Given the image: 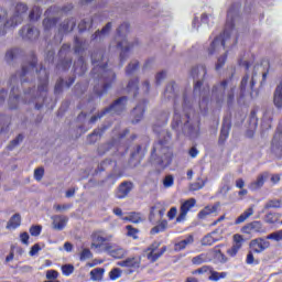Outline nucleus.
<instances>
[{
	"mask_svg": "<svg viewBox=\"0 0 282 282\" xmlns=\"http://www.w3.org/2000/svg\"><path fill=\"white\" fill-rule=\"evenodd\" d=\"M193 107H195V97L193 96L184 95L182 106L175 100L172 129L177 132L182 131L191 140H196V138H199V122H191V117L188 116V111Z\"/></svg>",
	"mask_w": 282,
	"mask_h": 282,
	"instance_id": "nucleus-1",
	"label": "nucleus"
},
{
	"mask_svg": "<svg viewBox=\"0 0 282 282\" xmlns=\"http://www.w3.org/2000/svg\"><path fill=\"white\" fill-rule=\"evenodd\" d=\"M91 61L94 65L93 76L98 78L100 83V86H95V91L98 96H102L116 80V74L111 69H107V59L102 56V52H94Z\"/></svg>",
	"mask_w": 282,
	"mask_h": 282,
	"instance_id": "nucleus-2",
	"label": "nucleus"
},
{
	"mask_svg": "<svg viewBox=\"0 0 282 282\" xmlns=\"http://www.w3.org/2000/svg\"><path fill=\"white\" fill-rule=\"evenodd\" d=\"M113 235L111 234H95L90 248L97 252H107L113 259H122L127 256V250L116 243H111Z\"/></svg>",
	"mask_w": 282,
	"mask_h": 282,
	"instance_id": "nucleus-3",
	"label": "nucleus"
},
{
	"mask_svg": "<svg viewBox=\"0 0 282 282\" xmlns=\"http://www.w3.org/2000/svg\"><path fill=\"white\" fill-rule=\"evenodd\" d=\"M47 94V70L45 68L40 69V84L37 86V97H34L32 90L25 91L22 97L11 96L9 99L10 109H19L20 105H28L45 98Z\"/></svg>",
	"mask_w": 282,
	"mask_h": 282,
	"instance_id": "nucleus-4",
	"label": "nucleus"
},
{
	"mask_svg": "<svg viewBox=\"0 0 282 282\" xmlns=\"http://www.w3.org/2000/svg\"><path fill=\"white\" fill-rule=\"evenodd\" d=\"M193 78H197L198 80L194 84V96L199 95L198 107L202 113H206L208 111V96H210V88H203L204 85V76H206V66L199 65L192 69Z\"/></svg>",
	"mask_w": 282,
	"mask_h": 282,
	"instance_id": "nucleus-5",
	"label": "nucleus"
},
{
	"mask_svg": "<svg viewBox=\"0 0 282 282\" xmlns=\"http://www.w3.org/2000/svg\"><path fill=\"white\" fill-rule=\"evenodd\" d=\"M231 30H232V24L227 22L224 33L220 34L218 37H216L212 42V44L208 48L209 56H214V54H219V52H221V50H224V47H228V45H230V41L232 43H237V39H235V37L230 39Z\"/></svg>",
	"mask_w": 282,
	"mask_h": 282,
	"instance_id": "nucleus-6",
	"label": "nucleus"
},
{
	"mask_svg": "<svg viewBox=\"0 0 282 282\" xmlns=\"http://www.w3.org/2000/svg\"><path fill=\"white\" fill-rule=\"evenodd\" d=\"M118 35L116 37L117 47L121 51L120 61L124 63L127 61V53L131 52V42L127 40V33L129 32V23H122L118 30Z\"/></svg>",
	"mask_w": 282,
	"mask_h": 282,
	"instance_id": "nucleus-7",
	"label": "nucleus"
},
{
	"mask_svg": "<svg viewBox=\"0 0 282 282\" xmlns=\"http://www.w3.org/2000/svg\"><path fill=\"white\" fill-rule=\"evenodd\" d=\"M152 155L160 156V165L162 166V169L169 166V164H171V161L173 160V152L167 147H164V142L162 141L154 145Z\"/></svg>",
	"mask_w": 282,
	"mask_h": 282,
	"instance_id": "nucleus-8",
	"label": "nucleus"
},
{
	"mask_svg": "<svg viewBox=\"0 0 282 282\" xmlns=\"http://www.w3.org/2000/svg\"><path fill=\"white\" fill-rule=\"evenodd\" d=\"M126 107H127V97H121L117 99L109 108H106L104 111H101V113H99L98 116H93L90 118V122H96L98 118H102V116H105L106 113L120 115L122 113V111H124Z\"/></svg>",
	"mask_w": 282,
	"mask_h": 282,
	"instance_id": "nucleus-9",
	"label": "nucleus"
},
{
	"mask_svg": "<svg viewBox=\"0 0 282 282\" xmlns=\"http://www.w3.org/2000/svg\"><path fill=\"white\" fill-rule=\"evenodd\" d=\"M26 12L28 6L25 3H18L14 14L6 22L4 28H17V25L23 21V14Z\"/></svg>",
	"mask_w": 282,
	"mask_h": 282,
	"instance_id": "nucleus-10",
	"label": "nucleus"
},
{
	"mask_svg": "<svg viewBox=\"0 0 282 282\" xmlns=\"http://www.w3.org/2000/svg\"><path fill=\"white\" fill-rule=\"evenodd\" d=\"M164 252H166V247H162L160 249V242L154 241L145 250V256L149 261H151L152 263H155V261H158V259H160V257H162Z\"/></svg>",
	"mask_w": 282,
	"mask_h": 282,
	"instance_id": "nucleus-11",
	"label": "nucleus"
},
{
	"mask_svg": "<svg viewBox=\"0 0 282 282\" xmlns=\"http://www.w3.org/2000/svg\"><path fill=\"white\" fill-rule=\"evenodd\" d=\"M197 200H195V198H189L181 205L180 215L176 218L177 224H182V221L186 219L188 212L191 210V208H195Z\"/></svg>",
	"mask_w": 282,
	"mask_h": 282,
	"instance_id": "nucleus-12",
	"label": "nucleus"
},
{
	"mask_svg": "<svg viewBox=\"0 0 282 282\" xmlns=\"http://www.w3.org/2000/svg\"><path fill=\"white\" fill-rule=\"evenodd\" d=\"M243 232L247 235H252V232H259L260 235H263L267 232L265 227H263V223L259 220H254L252 223H249L242 228Z\"/></svg>",
	"mask_w": 282,
	"mask_h": 282,
	"instance_id": "nucleus-13",
	"label": "nucleus"
},
{
	"mask_svg": "<svg viewBox=\"0 0 282 282\" xmlns=\"http://www.w3.org/2000/svg\"><path fill=\"white\" fill-rule=\"evenodd\" d=\"M250 248L253 252H257L259 254L270 248V241L263 238H257L254 240H251Z\"/></svg>",
	"mask_w": 282,
	"mask_h": 282,
	"instance_id": "nucleus-14",
	"label": "nucleus"
},
{
	"mask_svg": "<svg viewBox=\"0 0 282 282\" xmlns=\"http://www.w3.org/2000/svg\"><path fill=\"white\" fill-rule=\"evenodd\" d=\"M39 29L26 25L21 30V36L28 41H36L40 36Z\"/></svg>",
	"mask_w": 282,
	"mask_h": 282,
	"instance_id": "nucleus-15",
	"label": "nucleus"
},
{
	"mask_svg": "<svg viewBox=\"0 0 282 282\" xmlns=\"http://www.w3.org/2000/svg\"><path fill=\"white\" fill-rule=\"evenodd\" d=\"M51 219L53 221L54 230H64L65 226H67V221H69L67 216L62 215L52 216Z\"/></svg>",
	"mask_w": 282,
	"mask_h": 282,
	"instance_id": "nucleus-16",
	"label": "nucleus"
},
{
	"mask_svg": "<svg viewBox=\"0 0 282 282\" xmlns=\"http://www.w3.org/2000/svg\"><path fill=\"white\" fill-rule=\"evenodd\" d=\"M269 174L268 172L261 173L257 176V178L249 184L250 191H259V188H263V184L268 180Z\"/></svg>",
	"mask_w": 282,
	"mask_h": 282,
	"instance_id": "nucleus-17",
	"label": "nucleus"
},
{
	"mask_svg": "<svg viewBox=\"0 0 282 282\" xmlns=\"http://www.w3.org/2000/svg\"><path fill=\"white\" fill-rule=\"evenodd\" d=\"M132 188L133 184L131 182L121 183L116 194L118 199H124V197L131 193Z\"/></svg>",
	"mask_w": 282,
	"mask_h": 282,
	"instance_id": "nucleus-18",
	"label": "nucleus"
},
{
	"mask_svg": "<svg viewBox=\"0 0 282 282\" xmlns=\"http://www.w3.org/2000/svg\"><path fill=\"white\" fill-rule=\"evenodd\" d=\"M132 124H138L144 118V104H139L131 112Z\"/></svg>",
	"mask_w": 282,
	"mask_h": 282,
	"instance_id": "nucleus-19",
	"label": "nucleus"
},
{
	"mask_svg": "<svg viewBox=\"0 0 282 282\" xmlns=\"http://www.w3.org/2000/svg\"><path fill=\"white\" fill-rule=\"evenodd\" d=\"M227 85H228L227 82H223L221 84L214 86V88H213V96L218 98L217 99L218 105H220V102H224V91H225Z\"/></svg>",
	"mask_w": 282,
	"mask_h": 282,
	"instance_id": "nucleus-20",
	"label": "nucleus"
},
{
	"mask_svg": "<svg viewBox=\"0 0 282 282\" xmlns=\"http://www.w3.org/2000/svg\"><path fill=\"white\" fill-rule=\"evenodd\" d=\"M273 105L276 109H282V80L273 93Z\"/></svg>",
	"mask_w": 282,
	"mask_h": 282,
	"instance_id": "nucleus-21",
	"label": "nucleus"
},
{
	"mask_svg": "<svg viewBox=\"0 0 282 282\" xmlns=\"http://www.w3.org/2000/svg\"><path fill=\"white\" fill-rule=\"evenodd\" d=\"M118 265H120V268H140V258H128L123 261L118 262Z\"/></svg>",
	"mask_w": 282,
	"mask_h": 282,
	"instance_id": "nucleus-22",
	"label": "nucleus"
},
{
	"mask_svg": "<svg viewBox=\"0 0 282 282\" xmlns=\"http://www.w3.org/2000/svg\"><path fill=\"white\" fill-rule=\"evenodd\" d=\"M195 241V238L193 236H188L184 240H181L174 245V250L176 252H182V250H186L187 246H191Z\"/></svg>",
	"mask_w": 282,
	"mask_h": 282,
	"instance_id": "nucleus-23",
	"label": "nucleus"
},
{
	"mask_svg": "<svg viewBox=\"0 0 282 282\" xmlns=\"http://www.w3.org/2000/svg\"><path fill=\"white\" fill-rule=\"evenodd\" d=\"M212 252L200 253L192 259L194 265H202V263H208L212 261Z\"/></svg>",
	"mask_w": 282,
	"mask_h": 282,
	"instance_id": "nucleus-24",
	"label": "nucleus"
},
{
	"mask_svg": "<svg viewBox=\"0 0 282 282\" xmlns=\"http://www.w3.org/2000/svg\"><path fill=\"white\" fill-rule=\"evenodd\" d=\"M272 118H274V108H269L264 111L262 117V124H264L267 129L272 127Z\"/></svg>",
	"mask_w": 282,
	"mask_h": 282,
	"instance_id": "nucleus-25",
	"label": "nucleus"
},
{
	"mask_svg": "<svg viewBox=\"0 0 282 282\" xmlns=\"http://www.w3.org/2000/svg\"><path fill=\"white\" fill-rule=\"evenodd\" d=\"M214 213H217V205H208L198 213V219H206L214 215Z\"/></svg>",
	"mask_w": 282,
	"mask_h": 282,
	"instance_id": "nucleus-26",
	"label": "nucleus"
},
{
	"mask_svg": "<svg viewBox=\"0 0 282 282\" xmlns=\"http://www.w3.org/2000/svg\"><path fill=\"white\" fill-rule=\"evenodd\" d=\"M111 32V22L107 23L106 26L101 31H97L93 36V41H102L107 34Z\"/></svg>",
	"mask_w": 282,
	"mask_h": 282,
	"instance_id": "nucleus-27",
	"label": "nucleus"
},
{
	"mask_svg": "<svg viewBox=\"0 0 282 282\" xmlns=\"http://www.w3.org/2000/svg\"><path fill=\"white\" fill-rule=\"evenodd\" d=\"M209 252H212V253H210V259H213V257H214V259H215L218 263H227V262H228V257H226V254H224V253L221 252V250H219V249H214V250H212V251H209Z\"/></svg>",
	"mask_w": 282,
	"mask_h": 282,
	"instance_id": "nucleus-28",
	"label": "nucleus"
},
{
	"mask_svg": "<svg viewBox=\"0 0 282 282\" xmlns=\"http://www.w3.org/2000/svg\"><path fill=\"white\" fill-rule=\"evenodd\" d=\"M254 215V207L247 208L235 221V224H243L247 219H250Z\"/></svg>",
	"mask_w": 282,
	"mask_h": 282,
	"instance_id": "nucleus-29",
	"label": "nucleus"
},
{
	"mask_svg": "<svg viewBox=\"0 0 282 282\" xmlns=\"http://www.w3.org/2000/svg\"><path fill=\"white\" fill-rule=\"evenodd\" d=\"M217 241H219V237H217V231H213L212 234L203 238L202 246H213V243H217Z\"/></svg>",
	"mask_w": 282,
	"mask_h": 282,
	"instance_id": "nucleus-30",
	"label": "nucleus"
},
{
	"mask_svg": "<svg viewBox=\"0 0 282 282\" xmlns=\"http://www.w3.org/2000/svg\"><path fill=\"white\" fill-rule=\"evenodd\" d=\"M21 226V215L14 214L9 220L7 228L9 230H17Z\"/></svg>",
	"mask_w": 282,
	"mask_h": 282,
	"instance_id": "nucleus-31",
	"label": "nucleus"
},
{
	"mask_svg": "<svg viewBox=\"0 0 282 282\" xmlns=\"http://www.w3.org/2000/svg\"><path fill=\"white\" fill-rule=\"evenodd\" d=\"M228 135H230V121H224L220 130L219 141L226 142V140H228Z\"/></svg>",
	"mask_w": 282,
	"mask_h": 282,
	"instance_id": "nucleus-32",
	"label": "nucleus"
},
{
	"mask_svg": "<svg viewBox=\"0 0 282 282\" xmlns=\"http://www.w3.org/2000/svg\"><path fill=\"white\" fill-rule=\"evenodd\" d=\"M76 28V20L74 18L65 20L59 29V32H72Z\"/></svg>",
	"mask_w": 282,
	"mask_h": 282,
	"instance_id": "nucleus-33",
	"label": "nucleus"
},
{
	"mask_svg": "<svg viewBox=\"0 0 282 282\" xmlns=\"http://www.w3.org/2000/svg\"><path fill=\"white\" fill-rule=\"evenodd\" d=\"M210 274L208 276V280L209 281H219L221 279H226L228 276V273L227 272H217L215 270H213V268H209V273Z\"/></svg>",
	"mask_w": 282,
	"mask_h": 282,
	"instance_id": "nucleus-34",
	"label": "nucleus"
},
{
	"mask_svg": "<svg viewBox=\"0 0 282 282\" xmlns=\"http://www.w3.org/2000/svg\"><path fill=\"white\" fill-rule=\"evenodd\" d=\"M271 208H282V199H269L262 209V213L270 210Z\"/></svg>",
	"mask_w": 282,
	"mask_h": 282,
	"instance_id": "nucleus-35",
	"label": "nucleus"
},
{
	"mask_svg": "<svg viewBox=\"0 0 282 282\" xmlns=\"http://www.w3.org/2000/svg\"><path fill=\"white\" fill-rule=\"evenodd\" d=\"M105 276V268H96L90 271L91 281H102Z\"/></svg>",
	"mask_w": 282,
	"mask_h": 282,
	"instance_id": "nucleus-36",
	"label": "nucleus"
},
{
	"mask_svg": "<svg viewBox=\"0 0 282 282\" xmlns=\"http://www.w3.org/2000/svg\"><path fill=\"white\" fill-rule=\"evenodd\" d=\"M124 221H131V224H140L142 221V215L140 213L132 212L128 217L122 218Z\"/></svg>",
	"mask_w": 282,
	"mask_h": 282,
	"instance_id": "nucleus-37",
	"label": "nucleus"
},
{
	"mask_svg": "<svg viewBox=\"0 0 282 282\" xmlns=\"http://www.w3.org/2000/svg\"><path fill=\"white\" fill-rule=\"evenodd\" d=\"M206 186V181L202 177H198L196 182L189 185V191H202Z\"/></svg>",
	"mask_w": 282,
	"mask_h": 282,
	"instance_id": "nucleus-38",
	"label": "nucleus"
},
{
	"mask_svg": "<svg viewBox=\"0 0 282 282\" xmlns=\"http://www.w3.org/2000/svg\"><path fill=\"white\" fill-rule=\"evenodd\" d=\"M94 23V20L91 19H85L78 24L79 32H85V30H89L91 28V24Z\"/></svg>",
	"mask_w": 282,
	"mask_h": 282,
	"instance_id": "nucleus-39",
	"label": "nucleus"
},
{
	"mask_svg": "<svg viewBox=\"0 0 282 282\" xmlns=\"http://www.w3.org/2000/svg\"><path fill=\"white\" fill-rule=\"evenodd\" d=\"M102 131L101 129H97L95 130L89 137H88V141L89 142H97V140H100V137L102 135Z\"/></svg>",
	"mask_w": 282,
	"mask_h": 282,
	"instance_id": "nucleus-40",
	"label": "nucleus"
},
{
	"mask_svg": "<svg viewBox=\"0 0 282 282\" xmlns=\"http://www.w3.org/2000/svg\"><path fill=\"white\" fill-rule=\"evenodd\" d=\"M127 91H128V94H131V91H132L133 96H135V93L138 91V80L137 79L130 80L128 83Z\"/></svg>",
	"mask_w": 282,
	"mask_h": 282,
	"instance_id": "nucleus-41",
	"label": "nucleus"
},
{
	"mask_svg": "<svg viewBox=\"0 0 282 282\" xmlns=\"http://www.w3.org/2000/svg\"><path fill=\"white\" fill-rule=\"evenodd\" d=\"M94 257V254L91 253V250L85 248L82 250V252L79 253V259L80 261H87V259H91Z\"/></svg>",
	"mask_w": 282,
	"mask_h": 282,
	"instance_id": "nucleus-42",
	"label": "nucleus"
},
{
	"mask_svg": "<svg viewBox=\"0 0 282 282\" xmlns=\"http://www.w3.org/2000/svg\"><path fill=\"white\" fill-rule=\"evenodd\" d=\"M271 241H282V229L267 236Z\"/></svg>",
	"mask_w": 282,
	"mask_h": 282,
	"instance_id": "nucleus-43",
	"label": "nucleus"
},
{
	"mask_svg": "<svg viewBox=\"0 0 282 282\" xmlns=\"http://www.w3.org/2000/svg\"><path fill=\"white\" fill-rule=\"evenodd\" d=\"M109 276H110L111 281H116V280L120 279V276H122V270L115 268L109 272Z\"/></svg>",
	"mask_w": 282,
	"mask_h": 282,
	"instance_id": "nucleus-44",
	"label": "nucleus"
},
{
	"mask_svg": "<svg viewBox=\"0 0 282 282\" xmlns=\"http://www.w3.org/2000/svg\"><path fill=\"white\" fill-rule=\"evenodd\" d=\"M173 184H175V178L173 177V175H167L164 177V180H163L164 188H171V186H173Z\"/></svg>",
	"mask_w": 282,
	"mask_h": 282,
	"instance_id": "nucleus-45",
	"label": "nucleus"
},
{
	"mask_svg": "<svg viewBox=\"0 0 282 282\" xmlns=\"http://www.w3.org/2000/svg\"><path fill=\"white\" fill-rule=\"evenodd\" d=\"M43 175H45V169L37 167L34 170V180H36V182H41V180H43Z\"/></svg>",
	"mask_w": 282,
	"mask_h": 282,
	"instance_id": "nucleus-46",
	"label": "nucleus"
},
{
	"mask_svg": "<svg viewBox=\"0 0 282 282\" xmlns=\"http://www.w3.org/2000/svg\"><path fill=\"white\" fill-rule=\"evenodd\" d=\"M127 236L132 237V239H138V229L133 228L131 225L126 226Z\"/></svg>",
	"mask_w": 282,
	"mask_h": 282,
	"instance_id": "nucleus-47",
	"label": "nucleus"
},
{
	"mask_svg": "<svg viewBox=\"0 0 282 282\" xmlns=\"http://www.w3.org/2000/svg\"><path fill=\"white\" fill-rule=\"evenodd\" d=\"M30 69H34V64H30L29 66H23L21 74H19L21 83H23V77L28 76Z\"/></svg>",
	"mask_w": 282,
	"mask_h": 282,
	"instance_id": "nucleus-48",
	"label": "nucleus"
},
{
	"mask_svg": "<svg viewBox=\"0 0 282 282\" xmlns=\"http://www.w3.org/2000/svg\"><path fill=\"white\" fill-rule=\"evenodd\" d=\"M138 62H131L127 68H126V74L128 76H131V74H133V72H135V69H138Z\"/></svg>",
	"mask_w": 282,
	"mask_h": 282,
	"instance_id": "nucleus-49",
	"label": "nucleus"
},
{
	"mask_svg": "<svg viewBox=\"0 0 282 282\" xmlns=\"http://www.w3.org/2000/svg\"><path fill=\"white\" fill-rule=\"evenodd\" d=\"M226 58H227L226 54L218 57L216 66H215L216 72H219V69H221V67H224V65H226Z\"/></svg>",
	"mask_w": 282,
	"mask_h": 282,
	"instance_id": "nucleus-50",
	"label": "nucleus"
},
{
	"mask_svg": "<svg viewBox=\"0 0 282 282\" xmlns=\"http://www.w3.org/2000/svg\"><path fill=\"white\" fill-rule=\"evenodd\" d=\"M43 25H44L45 30H50V29L54 28V25H56V20L46 18L43 21Z\"/></svg>",
	"mask_w": 282,
	"mask_h": 282,
	"instance_id": "nucleus-51",
	"label": "nucleus"
},
{
	"mask_svg": "<svg viewBox=\"0 0 282 282\" xmlns=\"http://www.w3.org/2000/svg\"><path fill=\"white\" fill-rule=\"evenodd\" d=\"M62 272H63L64 276H69L70 274L74 273V265H72V264L63 265Z\"/></svg>",
	"mask_w": 282,
	"mask_h": 282,
	"instance_id": "nucleus-52",
	"label": "nucleus"
},
{
	"mask_svg": "<svg viewBox=\"0 0 282 282\" xmlns=\"http://www.w3.org/2000/svg\"><path fill=\"white\" fill-rule=\"evenodd\" d=\"M239 250H241V247L239 245H232V247L227 250V254H229V257H236Z\"/></svg>",
	"mask_w": 282,
	"mask_h": 282,
	"instance_id": "nucleus-53",
	"label": "nucleus"
},
{
	"mask_svg": "<svg viewBox=\"0 0 282 282\" xmlns=\"http://www.w3.org/2000/svg\"><path fill=\"white\" fill-rule=\"evenodd\" d=\"M29 17H30L31 21H34L35 19H39V17H41V9L37 8V7H35V8L31 11V13H30Z\"/></svg>",
	"mask_w": 282,
	"mask_h": 282,
	"instance_id": "nucleus-54",
	"label": "nucleus"
},
{
	"mask_svg": "<svg viewBox=\"0 0 282 282\" xmlns=\"http://www.w3.org/2000/svg\"><path fill=\"white\" fill-rule=\"evenodd\" d=\"M210 272V267L204 265L195 271H193V274H208Z\"/></svg>",
	"mask_w": 282,
	"mask_h": 282,
	"instance_id": "nucleus-55",
	"label": "nucleus"
},
{
	"mask_svg": "<svg viewBox=\"0 0 282 282\" xmlns=\"http://www.w3.org/2000/svg\"><path fill=\"white\" fill-rule=\"evenodd\" d=\"M234 246H239L241 248V246H243V237L239 234H236L234 236Z\"/></svg>",
	"mask_w": 282,
	"mask_h": 282,
	"instance_id": "nucleus-56",
	"label": "nucleus"
},
{
	"mask_svg": "<svg viewBox=\"0 0 282 282\" xmlns=\"http://www.w3.org/2000/svg\"><path fill=\"white\" fill-rule=\"evenodd\" d=\"M164 78H166V73L164 70L159 72L155 75V83H156V85H160V83H162L164 80Z\"/></svg>",
	"mask_w": 282,
	"mask_h": 282,
	"instance_id": "nucleus-57",
	"label": "nucleus"
},
{
	"mask_svg": "<svg viewBox=\"0 0 282 282\" xmlns=\"http://www.w3.org/2000/svg\"><path fill=\"white\" fill-rule=\"evenodd\" d=\"M46 279H48V281L56 280L58 279V272L56 270H48L46 271Z\"/></svg>",
	"mask_w": 282,
	"mask_h": 282,
	"instance_id": "nucleus-58",
	"label": "nucleus"
},
{
	"mask_svg": "<svg viewBox=\"0 0 282 282\" xmlns=\"http://www.w3.org/2000/svg\"><path fill=\"white\" fill-rule=\"evenodd\" d=\"M83 52V42L78 40V37L75 39V53L80 54Z\"/></svg>",
	"mask_w": 282,
	"mask_h": 282,
	"instance_id": "nucleus-59",
	"label": "nucleus"
},
{
	"mask_svg": "<svg viewBox=\"0 0 282 282\" xmlns=\"http://www.w3.org/2000/svg\"><path fill=\"white\" fill-rule=\"evenodd\" d=\"M53 208L57 213H61L63 210H69V208H72V205H54Z\"/></svg>",
	"mask_w": 282,
	"mask_h": 282,
	"instance_id": "nucleus-60",
	"label": "nucleus"
},
{
	"mask_svg": "<svg viewBox=\"0 0 282 282\" xmlns=\"http://www.w3.org/2000/svg\"><path fill=\"white\" fill-rule=\"evenodd\" d=\"M265 224H276V220L274 219V214L269 213L264 216Z\"/></svg>",
	"mask_w": 282,
	"mask_h": 282,
	"instance_id": "nucleus-61",
	"label": "nucleus"
},
{
	"mask_svg": "<svg viewBox=\"0 0 282 282\" xmlns=\"http://www.w3.org/2000/svg\"><path fill=\"white\" fill-rule=\"evenodd\" d=\"M32 237H39L41 235V226H33L30 228Z\"/></svg>",
	"mask_w": 282,
	"mask_h": 282,
	"instance_id": "nucleus-62",
	"label": "nucleus"
},
{
	"mask_svg": "<svg viewBox=\"0 0 282 282\" xmlns=\"http://www.w3.org/2000/svg\"><path fill=\"white\" fill-rule=\"evenodd\" d=\"M20 142H23V134H19L10 144V149L19 145Z\"/></svg>",
	"mask_w": 282,
	"mask_h": 282,
	"instance_id": "nucleus-63",
	"label": "nucleus"
},
{
	"mask_svg": "<svg viewBox=\"0 0 282 282\" xmlns=\"http://www.w3.org/2000/svg\"><path fill=\"white\" fill-rule=\"evenodd\" d=\"M177 216V207H172L169 212H167V217L169 219H175V217Z\"/></svg>",
	"mask_w": 282,
	"mask_h": 282,
	"instance_id": "nucleus-64",
	"label": "nucleus"
}]
</instances>
